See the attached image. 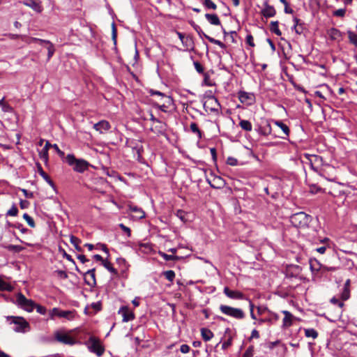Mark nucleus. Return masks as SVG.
I'll return each mask as SVG.
<instances>
[{"label":"nucleus","mask_w":357,"mask_h":357,"mask_svg":"<svg viewBox=\"0 0 357 357\" xmlns=\"http://www.w3.org/2000/svg\"><path fill=\"white\" fill-rule=\"evenodd\" d=\"M348 37L349 42L357 47V34L354 31H348Z\"/></svg>","instance_id":"obj_42"},{"label":"nucleus","mask_w":357,"mask_h":357,"mask_svg":"<svg viewBox=\"0 0 357 357\" xmlns=\"http://www.w3.org/2000/svg\"><path fill=\"white\" fill-rule=\"evenodd\" d=\"M38 172L40 175L51 185L54 186V182L50 177L43 171V168L40 165L38 167Z\"/></svg>","instance_id":"obj_35"},{"label":"nucleus","mask_w":357,"mask_h":357,"mask_svg":"<svg viewBox=\"0 0 357 357\" xmlns=\"http://www.w3.org/2000/svg\"><path fill=\"white\" fill-rule=\"evenodd\" d=\"M35 307L36 309L37 312L40 314H43L44 315L47 312V309L44 306H42V305H36L35 303Z\"/></svg>","instance_id":"obj_54"},{"label":"nucleus","mask_w":357,"mask_h":357,"mask_svg":"<svg viewBox=\"0 0 357 357\" xmlns=\"http://www.w3.org/2000/svg\"><path fill=\"white\" fill-rule=\"evenodd\" d=\"M187 214L188 213L183 210H178L176 213V216L183 222H187V218H185Z\"/></svg>","instance_id":"obj_46"},{"label":"nucleus","mask_w":357,"mask_h":357,"mask_svg":"<svg viewBox=\"0 0 357 357\" xmlns=\"http://www.w3.org/2000/svg\"><path fill=\"white\" fill-rule=\"evenodd\" d=\"M346 11V8H340L335 10L333 13V15L335 17H344L345 16Z\"/></svg>","instance_id":"obj_50"},{"label":"nucleus","mask_w":357,"mask_h":357,"mask_svg":"<svg viewBox=\"0 0 357 357\" xmlns=\"http://www.w3.org/2000/svg\"><path fill=\"white\" fill-rule=\"evenodd\" d=\"M16 303L18 306L24 310L31 312L35 308V303L26 298L22 293H18L16 296Z\"/></svg>","instance_id":"obj_7"},{"label":"nucleus","mask_w":357,"mask_h":357,"mask_svg":"<svg viewBox=\"0 0 357 357\" xmlns=\"http://www.w3.org/2000/svg\"><path fill=\"white\" fill-rule=\"evenodd\" d=\"M254 355V346L248 347L242 357H252Z\"/></svg>","instance_id":"obj_51"},{"label":"nucleus","mask_w":357,"mask_h":357,"mask_svg":"<svg viewBox=\"0 0 357 357\" xmlns=\"http://www.w3.org/2000/svg\"><path fill=\"white\" fill-rule=\"evenodd\" d=\"M321 242L324 244V245L316 248L315 250L317 252H318L319 253L323 255L326 252V251L328 248H330V246H329L330 240L328 238H324V239H322L321 241Z\"/></svg>","instance_id":"obj_28"},{"label":"nucleus","mask_w":357,"mask_h":357,"mask_svg":"<svg viewBox=\"0 0 357 357\" xmlns=\"http://www.w3.org/2000/svg\"><path fill=\"white\" fill-rule=\"evenodd\" d=\"M239 126L241 129L248 132L251 131L252 129V123L248 120H241L239 122Z\"/></svg>","instance_id":"obj_32"},{"label":"nucleus","mask_w":357,"mask_h":357,"mask_svg":"<svg viewBox=\"0 0 357 357\" xmlns=\"http://www.w3.org/2000/svg\"><path fill=\"white\" fill-rule=\"evenodd\" d=\"M39 156L41 160L47 162L48 160V151L46 149H43L39 152Z\"/></svg>","instance_id":"obj_47"},{"label":"nucleus","mask_w":357,"mask_h":357,"mask_svg":"<svg viewBox=\"0 0 357 357\" xmlns=\"http://www.w3.org/2000/svg\"><path fill=\"white\" fill-rule=\"evenodd\" d=\"M118 313L122 316V321L123 322H128L135 319L134 312L127 306L121 307Z\"/></svg>","instance_id":"obj_12"},{"label":"nucleus","mask_w":357,"mask_h":357,"mask_svg":"<svg viewBox=\"0 0 357 357\" xmlns=\"http://www.w3.org/2000/svg\"><path fill=\"white\" fill-rule=\"evenodd\" d=\"M200 331L202 337L205 342L211 340L214 336L213 333L207 328H202Z\"/></svg>","instance_id":"obj_24"},{"label":"nucleus","mask_w":357,"mask_h":357,"mask_svg":"<svg viewBox=\"0 0 357 357\" xmlns=\"http://www.w3.org/2000/svg\"><path fill=\"white\" fill-rule=\"evenodd\" d=\"M246 43L249 45L251 47H255V44L254 43V38L253 36L251 34H248L246 36L245 38Z\"/></svg>","instance_id":"obj_58"},{"label":"nucleus","mask_w":357,"mask_h":357,"mask_svg":"<svg viewBox=\"0 0 357 357\" xmlns=\"http://www.w3.org/2000/svg\"><path fill=\"white\" fill-rule=\"evenodd\" d=\"M268 312L270 316L268 318H266L267 322L273 324L279 319L280 317L277 313L271 311Z\"/></svg>","instance_id":"obj_41"},{"label":"nucleus","mask_w":357,"mask_h":357,"mask_svg":"<svg viewBox=\"0 0 357 357\" xmlns=\"http://www.w3.org/2000/svg\"><path fill=\"white\" fill-rule=\"evenodd\" d=\"M194 66H195V68L196 69V70L199 73H204V67L202 66V65L199 62L195 61L194 62Z\"/></svg>","instance_id":"obj_60"},{"label":"nucleus","mask_w":357,"mask_h":357,"mask_svg":"<svg viewBox=\"0 0 357 357\" xmlns=\"http://www.w3.org/2000/svg\"><path fill=\"white\" fill-rule=\"evenodd\" d=\"M102 264L110 273H112L114 275L117 274V271L112 266V264L109 261L105 260Z\"/></svg>","instance_id":"obj_39"},{"label":"nucleus","mask_w":357,"mask_h":357,"mask_svg":"<svg viewBox=\"0 0 357 357\" xmlns=\"http://www.w3.org/2000/svg\"><path fill=\"white\" fill-rule=\"evenodd\" d=\"M150 94L151 96L156 95V96H160L161 99H165V102H167V104H170L172 102V100L171 99V98L169 96H166L165 94H164L163 93H162L160 91L151 89L150 91Z\"/></svg>","instance_id":"obj_29"},{"label":"nucleus","mask_w":357,"mask_h":357,"mask_svg":"<svg viewBox=\"0 0 357 357\" xmlns=\"http://www.w3.org/2000/svg\"><path fill=\"white\" fill-rule=\"evenodd\" d=\"M331 302L335 305H337L340 307H342L344 303L342 301H340L339 299L333 297L331 299Z\"/></svg>","instance_id":"obj_64"},{"label":"nucleus","mask_w":357,"mask_h":357,"mask_svg":"<svg viewBox=\"0 0 357 357\" xmlns=\"http://www.w3.org/2000/svg\"><path fill=\"white\" fill-rule=\"evenodd\" d=\"M159 255L166 261H174L178 259V256L167 255L162 252H159Z\"/></svg>","instance_id":"obj_43"},{"label":"nucleus","mask_w":357,"mask_h":357,"mask_svg":"<svg viewBox=\"0 0 357 357\" xmlns=\"http://www.w3.org/2000/svg\"><path fill=\"white\" fill-rule=\"evenodd\" d=\"M305 158L307 160L311 169L315 172L319 173L320 168L324 164L322 157L317 155L305 154Z\"/></svg>","instance_id":"obj_8"},{"label":"nucleus","mask_w":357,"mask_h":357,"mask_svg":"<svg viewBox=\"0 0 357 357\" xmlns=\"http://www.w3.org/2000/svg\"><path fill=\"white\" fill-rule=\"evenodd\" d=\"M273 123L281 129L284 135L280 137L283 139H287L290 134V130L288 126L279 120H273Z\"/></svg>","instance_id":"obj_21"},{"label":"nucleus","mask_w":357,"mask_h":357,"mask_svg":"<svg viewBox=\"0 0 357 357\" xmlns=\"http://www.w3.org/2000/svg\"><path fill=\"white\" fill-rule=\"evenodd\" d=\"M119 227L127 234L128 236L130 237L131 236V230L129 227H126L123 224H119Z\"/></svg>","instance_id":"obj_63"},{"label":"nucleus","mask_w":357,"mask_h":357,"mask_svg":"<svg viewBox=\"0 0 357 357\" xmlns=\"http://www.w3.org/2000/svg\"><path fill=\"white\" fill-rule=\"evenodd\" d=\"M50 317L51 319L55 317L63 318L68 321L73 320L76 317V312L75 310H62L58 307H54L50 312Z\"/></svg>","instance_id":"obj_5"},{"label":"nucleus","mask_w":357,"mask_h":357,"mask_svg":"<svg viewBox=\"0 0 357 357\" xmlns=\"http://www.w3.org/2000/svg\"><path fill=\"white\" fill-rule=\"evenodd\" d=\"M166 130V124L160 120L157 121L155 123H153V125L151 128V130L157 135H165Z\"/></svg>","instance_id":"obj_15"},{"label":"nucleus","mask_w":357,"mask_h":357,"mask_svg":"<svg viewBox=\"0 0 357 357\" xmlns=\"http://www.w3.org/2000/svg\"><path fill=\"white\" fill-rule=\"evenodd\" d=\"M311 216L304 212L296 213L290 217L291 224L295 227L298 228H304L307 227L309 223L311 222Z\"/></svg>","instance_id":"obj_2"},{"label":"nucleus","mask_w":357,"mask_h":357,"mask_svg":"<svg viewBox=\"0 0 357 357\" xmlns=\"http://www.w3.org/2000/svg\"><path fill=\"white\" fill-rule=\"evenodd\" d=\"M342 299L344 301L347 300L349 298V289L347 287H344V290L342 294Z\"/></svg>","instance_id":"obj_57"},{"label":"nucleus","mask_w":357,"mask_h":357,"mask_svg":"<svg viewBox=\"0 0 357 357\" xmlns=\"http://www.w3.org/2000/svg\"><path fill=\"white\" fill-rule=\"evenodd\" d=\"M177 35H178L179 39L181 40V41L182 42L183 45L185 47H189L192 46V40L191 37H190V36H186L185 37L181 32H177Z\"/></svg>","instance_id":"obj_26"},{"label":"nucleus","mask_w":357,"mask_h":357,"mask_svg":"<svg viewBox=\"0 0 357 357\" xmlns=\"http://www.w3.org/2000/svg\"><path fill=\"white\" fill-rule=\"evenodd\" d=\"M23 4L38 13L43 11V6L40 0H25L23 1Z\"/></svg>","instance_id":"obj_19"},{"label":"nucleus","mask_w":357,"mask_h":357,"mask_svg":"<svg viewBox=\"0 0 357 357\" xmlns=\"http://www.w3.org/2000/svg\"><path fill=\"white\" fill-rule=\"evenodd\" d=\"M328 35L331 40H339L342 37L341 32L335 28L330 29L328 31Z\"/></svg>","instance_id":"obj_25"},{"label":"nucleus","mask_w":357,"mask_h":357,"mask_svg":"<svg viewBox=\"0 0 357 357\" xmlns=\"http://www.w3.org/2000/svg\"><path fill=\"white\" fill-rule=\"evenodd\" d=\"M10 319L15 326L13 330L16 332H24L29 327V323L22 317H11Z\"/></svg>","instance_id":"obj_10"},{"label":"nucleus","mask_w":357,"mask_h":357,"mask_svg":"<svg viewBox=\"0 0 357 357\" xmlns=\"http://www.w3.org/2000/svg\"><path fill=\"white\" fill-rule=\"evenodd\" d=\"M23 218L26 221L27 224L31 227L34 228L36 227L35 222L33 219L27 213H24Z\"/></svg>","instance_id":"obj_44"},{"label":"nucleus","mask_w":357,"mask_h":357,"mask_svg":"<svg viewBox=\"0 0 357 357\" xmlns=\"http://www.w3.org/2000/svg\"><path fill=\"white\" fill-rule=\"evenodd\" d=\"M206 100L204 102V108L207 111L213 113H218L221 106L218 99L213 96H208Z\"/></svg>","instance_id":"obj_9"},{"label":"nucleus","mask_w":357,"mask_h":357,"mask_svg":"<svg viewBox=\"0 0 357 357\" xmlns=\"http://www.w3.org/2000/svg\"><path fill=\"white\" fill-rule=\"evenodd\" d=\"M232 344V337H229L227 340L225 341L222 344V349L223 350L227 349Z\"/></svg>","instance_id":"obj_56"},{"label":"nucleus","mask_w":357,"mask_h":357,"mask_svg":"<svg viewBox=\"0 0 357 357\" xmlns=\"http://www.w3.org/2000/svg\"><path fill=\"white\" fill-rule=\"evenodd\" d=\"M219 308L223 314L234 319L241 320L245 318V313L240 308L233 307L226 305H220Z\"/></svg>","instance_id":"obj_4"},{"label":"nucleus","mask_w":357,"mask_h":357,"mask_svg":"<svg viewBox=\"0 0 357 357\" xmlns=\"http://www.w3.org/2000/svg\"><path fill=\"white\" fill-rule=\"evenodd\" d=\"M264 8L261 10V14L266 18L274 17L276 14V10L273 6L268 4V0L264 2Z\"/></svg>","instance_id":"obj_13"},{"label":"nucleus","mask_w":357,"mask_h":357,"mask_svg":"<svg viewBox=\"0 0 357 357\" xmlns=\"http://www.w3.org/2000/svg\"><path fill=\"white\" fill-rule=\"evenodd\" d=\"M66 161L68 165L73 167L75 172L83 173L87 170L90 164L84 159H77L73 154H68L66 157Z\"/></svg>","instance_id":"obj_1"},{"label":"nucleus","mask_w":357,"mask_h":357,"mask_svg":"<svg viewBox=\"0 0 357 357\" xmlns=\"http://www.w3.org/2000/svg\"><path fill=\"white\" fill-rule=\"evenodd\" d=\"M310 266L312 273L321 272L322 265L320 264L317 260H310Z\"/></svg>","instance_id":"obj_30"},{"label":"nucleus","mask_w":357,"mask_h":357,"mask_svg":"<svg viewBox=\"0 0 357 357\" xmlns=\"http://www.w3.org/2000/svg\"><path fill=\"white\" fill-rule=\"evenodd\" d=\"M55 273H56L57 276L61 279L68 278V274L65 271L58 270V271H56Z\"/></svg>","instance_id":"obj_61"},{"label":"nucleus","mask_w":357,"mask_h":357,"mask_svg":"<svg viewBox=\"0 0 357 357\" xmlns=\"http://www.w3.org/2000/svg\"><path fill=\"white\" fill-rule=\"evenodd\" d=\"M100 134H104L111 128V125L109 121L106 120H101L99 122L95 123L93 126Z\"/></svg>","instance_id":"obj_14"},{"label":"nucleus","mask_w":357,"mask_h":357,"mask_svg":"<svg viewBox=\"0 0 357 357\" xmlns=\"http://www.w3.org/2000/svg\"><path fill=\"white\" fill-rule=\"evenodd\" d=\"M282 312L284 315L282 320V328L286 329L293 324L294 315L287 310H282Z\"/></svg>","instance_id":"obj_20"},{"label":"nucleus","mask_w":357,"mask_h":357,"mask_svg":"<svg viewBox=\"0 0 357 357\" xmlns=\"http://www.w3.org/2000/svg\"><path fill=\"white\" fill-rule=\"evenodd\" d=\"M89 350L96 354L98 356H101L105 352V348L100 343L99 338L95 336H91L87 342Z\"/></svg>","instance_id":"obj_6"},{"label":"nucleus","mask_w":357,"mask_h":357,"mask_svg":"<svg viewBox=\"0 0 357 357\" xmlns=\"http://www.w3.org/2000/svg\"><path fill=\"white\" fill-rule=\"evenodd\" d=\"M128 206L130 211L135 213V215H133L135 219H142L145 218V212L142 208L132 204H129Z\"/></svg>","instance_id":"obj_22"},{"label":"nucleus","mask_w":357,"mask_h":357,"mask_svg":"<svg viewBox=\"0 0 357 357\" xmlns=\"http://www.w3.org/2000/svg\"><path fill=\"white\" fill-rule=\"evenodd\" d=\"M126 146L132 149L133 151H135L138 155H140V151L142 146L137 140L133 139H127L126 142Z\"/></svg>","instance_id":"obj_23"},{"label":"nucleus","mask_w":357,"mask_h":357,"mask_svg":"<svg viewBox=\"0 0 357 357\" xmlns=\"http://www.w3.org/2000/svg\"><path fill=\"white\" fill-rule=\"evenodd\" d=\"M310 192L314 194L319 192H322V189L317 185H312L310 187Z\"/></svg>","instance_id":"obj_59"},{"label":"nucleus","mask_w":357,"mask_h":357,"mask_svg":"<svg viewBox=\"0 0 357 357\" xmlns=\"http://www.w3.org/2000/svg\"><path fill=\"white\" fill-rule=\"evenodd\" d=\"M271 127L270 126V124H268L267 125V128H259V133L262 135H268L271 133Z\"/></svg>","instance_id":"obj_53"},{"label":"nucleus","mask_w":357,"mask_h":357,"mask_svg":"<svg viewBox=\"0 0 357 357\" xmlns=\"http://www.w3.org/2000/svg\"><path fill=\"white\" fill-rule=\"evenodd\" d=\"M204 36L211 43H213V44H215L217 45H218L219 47H220L221 48H225V45L222 43L221 41L218 40H216L213 38H211L210 36H208V35L206 34H204Z\"/></svg>","instance_id":"obj_38"},{"label":"nucleus","mask_w":357,"mask_h":357,"mask_svg":"<svg viewBox=\"0 0 357 357\" xmlns=\"http://www.w3.org/2000/svg\"><path fill=\"white\" fill-rule=\"evenodd\" d=\"M305 335L307 337H312V339H316L318 336V333L314 328H307L305 329Z\"/></svg>","instance_id":"obj_36"},{"label":"nucleus","mask_w":357,"mask_h":357,"mask_svg":"<svg viewBox=\"0 0 357 357\" xmlns=\"http://www.w3.org/2000/svg\"><path fill=\"white\" fill-rule=\"evenodd\" d=\"M6 248L10 251L20 252L22 250V247L20 245H9Z\"/></svg>","instance_id":"obj_55"},{"label":"nucleus","mask_w":357,"mask_h":357,"mask_svg":"<svg viewBox=\"0 0 357 357\" xmlns=\"http://www.w3.org/2000/svg\"><path fill=\"white\" fill-rule=\"evenodd\" d=\"M227 164L231 166H236L238 164V160L236 158H234L233 157H229L227 159Z\"/></svg>","instance_id":"obj_62"},{"label":"nucleus","mask_w":357,"mask_h":357,"mask_svg":"<svg viewBox=\"0 0 357 357\" xmlns=\"http://www.w3.org/2000/svg\"><path fill=\"white\" fill-rule=\"evenodd\" d=\"M210 185L213 188H219L223 184L224 181L220 176H216L213 178V183L208 181Z\"/></svg>","instance_id":"obj_33"},{"label":"nucleus","mask_w":357,"mask_h":357,"mask_svg":"<svg viewBox=\"0 0 357 357\" xmlns=\"http://www.w3.org/2000/svg\"><path fill=\"white\" fill-rule=\"evenodd\" d=\"M204 4L207 8L209 9L215 10L217 8L216 4L211 0H204Z\"/></svg>","instance_id":"obj_52"},{"label":"nucleus","mask_w":357,"mask_h":357,"mask_svg":"<svg viewBox=\"0 0 357 357\" xmlns=\"http://www.w3.org/2000/svg\"><path fill=\"white\" fill-rule=\"evenodd\" d=\"M10 226L12 227H14V228L20 229V231L22 233H23V234H25V233H26L28 231V229L24 227L22 224H21L20 222L13 223V224L10 225Z\"/></svg>","instance_id":"obj_48"},{"label":"nucleus","mask_w":357,"mask_h":357,"mask_svg":"<svg viewBox=\"0 0 357 357\" xmlns=\"http://www.w3.org/2000/svg\"><path fill=\"white\" fill-rule=\"evenodd\" d=\"M18 213V209L15 205H13L12 207L7 211L6 215L8 216H16Z\"/></svg>","instance_id":"obj_49"},{"label":"nucleus","mask_w":357,"mask_h":357,"mask_svg":"<svg viewBox=\"0 0 357 357\" xmlns=\"http://www.w3.org/2000/svg\"><path fill=\"white\" fill-rule=\"evenodd\" d=\"M238 98L241 102L251 105L255 99L254 95L251 93L240 91L238 93Z\"/></svg>","instance_id":"obj_17"},{"label":"nucleus","mask_w":357,"mask_h":357,"mask_svg":"<svg viewBox=\"0 0 357 357\" xmlns=\"http://www.w3.org/2000/svg\"><path fill=\"white\" fill-rule=\"evenodd\" d=\"M70 243L74 245L75 249L78 251H82V248L79 246L81 240L75 236H70Z\"/></svg>","instance_id":"obj_40"},{"label":"nucleus","mask_w":357,"mask_h":357,"mask_svg":"<svg viewBox=\"0 0 357 357\" xmlns=\"http://www.w3.org/2000/svg\"><path fill=\"white\" fill-rule=\"evenodd\" d=\"M279 22L278 21H273L271 22V31L274 33L275 35L280 36L282 35L281 31L278 28Z\"/></svg>","instance_id":"obj_34"},{"label":"nucleus","mask_w":357,"mask_h":357,"mask_svg":"<svg viewBox=\"0 0 357 357\" xmlns=\"http://www.w3.org/2000/svg\"><path fill=\"white\" fill-rule=\"evenodd\" d=\"M205 17L208 21V22L213 25H220L221 22L216 14H209L206 13L205 15Z\"/></svg>","instance_id":"obj_27"},{"label":"nucleus","mask_w":357,"mask_h":357,"mask_svg":"<svg viewBox=\"0 0 357 357\" xmlns=\"http://www.w3.org/2000/svg\"><path fill=\"white\" fill-rule=\"evenodd\" d=\"M24 40L28 44L38 43L40 45H45L47 50V61H50L55 53L56 49L54 45L50 40H43L34 37L27 38Z\"/></svg>","instance_id":"obj_3"},{"label":"nucleus","mask_w":357,"mask_h":357,"mask_svg":"<svg viewBox=\"0 0 357 357\" xmlns=\"http://www.w3.org/2000/svg\"><path fill=\"white\" fill-rule=\"evenodd\" d=\"M95 271V268H91L84 273L85 282L89 286L95 287L96 284Z\"/></svg>","instance_id":"obj_16"},{"label":"nucleus","mask_w":357,"mask_h":357,"mask_svg":"<svg viewBox=\"0 0 357 357\" xmlns=\"http://www.w3.org/2000/svg\"><path fill=\"white\" fill-rule=\"evenodd\" d=\"M165 278L169 282H172L175 278V273L174 271L169 270L163 273Z\"/></svg>","instance_id":"obj_45"},{"label":"nucleus","mask_w":357,"mask_h":357,"mask_svg":"<svg viewBox=\"0 0 357 357\" xmlns=\"http://www.w3.org/2000/svg\"><path fill=\"white\" fill-rule=\"evenodd\" d=\"M13 289V287L10 284L5 282L2 276L0 275V291H12Z\"/></svg>","instance_id":"obj_31"},{"label":"nucleus","mask_w":357,"mask_h":357,"mask_svg":"<svg viewBox=\"0 0 357 357\" xmlns=\"http://www.w3.org/2000/svg\"><path fill=\"white\" fill-rule=\"evenodd\" d=\"M190 128L192 132L196 133L197 135V137L199 139H202V131L199 130V128H198V126L196 123H195V122L191 123Z\"/></svg>","instance_id":"obj_37"},{"label":"nucleus","mask_w":357,"mask_h":357,"mask_svg":"<svg viewBox=\"0 0 357 357\" xmlns=\"http://www.w3.org/2000/svg\"><path fill=\"white\" fill-rule=\"evenodd\" d=\"M224 294L229 298L241 300L244 298V294L235 290H231L228 287H225L223 290Z\"/></svg>","instance_id":"obj_18"},{"label":"nucleus","mask_w":357,"mask_h":357,"mask_svg":"<svg viewBox=\"0 0 357 357\" xmlns=\"http://www.w3.org/2000/svg\"><path fill=\"white\" fill-rule=\"evenodd\" d=\"M55 339L58 342L65 344L74 345L76 343V340L73 337L66 333L56 332L55 333Z\"/></svg>","instance_id":"obj_11"}]
</instances>
